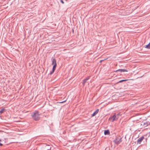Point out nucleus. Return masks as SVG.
<instances>
[{
	"instance_id": "obj_1",
	"label": "nucleus",
	"mask_w": 150,
	"mask_h": 150,
	"mask_svg": "<svg viewBox=\"0 0 150 150\" xmlns=\"http://www.w3.org/2000/svg\"><path fill=\"white\" fill-rule=\"evenodd\" d=\"M31 116L35 121L39 120L40 119V114L38 111H35L34 113L31 115Z\"/></svg>"
},
{
	"instance_id": "obj_2",
	"label": "nucleus",
	"mask_w": 150,
	"mask_h": 150,
	"mask_svg": "<svg viewBox=\"0 0 150 150\" xmlns=\"http://www.w3.org/2000/svg\"><path fill=\"white\" fill-rule=\"evenodd\" d=\"M120 116H121L120 113H118L117 114H115L112 117H110L109 118V120L112 122H113L115 120H117Z\"/></svg>"
},
{
	"instance_id": "obj_3",
	"label": "nucleus",
	"mask_w": 150,
	"mask_h": 150,
	"mask_svg": "<svg viewBox=\"0 0 150 150\" xmlns=\"http://www.w3.org/2000/svg\"><path fill=\"white\" fill-rule=\"evenodd\" d=\"M122 142V138L120 137H116L115 139L114 140V142L116 144H119Z\"/></svg>"
},
{
	"instance_id": "obj_4",
	"label": "nucleus",
	"mask_w": 150,
	"mask_h": 150,
	"mask_svg": "<svg viewBox=\"0 0 150 150\" xmlns=\"http://www.w3.org/2000/svg\"><path fill=\"white\" fill-rule=\"evenodd\" d=\"M144 137H141L139 138L137 140V143L140 144L141 142L144 139Z\"/></svg>"
},
{
	"instance_id": "obj_5",
	"label": "nucleus",
	"mask_w": 150,
	"mask_h": 150,
	"mask_svg": "<svg viewBox=\"0 0 150 150\" xmlns=\"http://www.w3.org/2000/svg\"><path fill=\"white\" fill-rule=\"evenodd\" d=\"M116 71H120V72H127L128 71L126 69H119L117 70Z\"/></svg>"
},
{
	"instance_id": "obj_6",
	"label": "nucleus",
	"mask_w": 150,
	"mask_h": 150,
	"mask_svg": "<svg viewBox=\"0 0 150 150\" xmlns=\"http://www.w3.org/2000/svg\"><path fill=\"white\" fill-rule=\"evenodd\" d=\"M99 110L98 109L96 110L92 114V116H94L96 114H97L98 113Z\"/></svg>"
},
{
	"instance_id": "obj_7",
	"label": "nucleus",
	"mask_w": 150,
	"mask_h": 150,
	"mask_svg": "<svg viewBox=\"0 0 150 150\" xmlns=\"http://www.w3.org/2000/svg\"><path fill=\"white\" fill-rule=\"evenodd\" d=\"M55 64H57L56 59H52V65H54Z\"/></svg>"
},
{
	"instance_id": "obj_8",
	"label": "nucleus",
	"mask_w": 150,
	"mask_h": 150,
	"mask_svg": "<svg viewBox=\"0 0 150 150\" xmlns=\"http://www.w3.org/2000/svg\"><path fill=\"white\" fill-rule=\"evenodd\" d=\"M110 134V132L108 130H105L104 131V134L105 135H108Z\"/></svg>"
},
{
	"instance_id": "obj_9",
	"label": "nucleus",
	"mask_w": 150,
	"mask_h": 150,
	"mask_svg": "<svg viewBox=\"0 0 150 150\" xmlns=\"http://www.w3.org/2000/svg\"><path fill=\"white\" fill-rule=\"evenodd\" d=\"M89 78H90V77L88 76V77H87L86 79H84L83 81V84H84L89 79Z\"/></svg>"
},
{
	"instance_id": "obj_10",
	"label": "nucleus",
	"mask_w": 150,
	"mask_h": 150,
	"mask_svg": "<svg viewBox=\"0 0 150 150\" xmlns=\"http://www.w3.org/2000/svg\"><path fill=\"white\" fill-rule=\"evenodd\" d=\"M145 48L148 49H150V42L148 44L146 45Z\"/></svg>"
},
{
	"instance_id": "obj_11",
	"label": "nucleus",
	"mask_w": 150,
	"mask_h": 150,
	"mask_svg": "<svg viewBox=\"0 0 150 150\" xmlns=\"http://www.w3.org/2000/svg\"><path fill=\"white\" fill-rule=\"evenodd\" d=\"M5 109L4 108H3V109H1L0 110V114H1L2 113H3L5 111Z\"/></svg>"
},
{
	"instance_id": "obj_12",
	"label": "nucleus",
	"mask_w": 150,
	"mask_h": 150,
	"mask_svg": "<svg viewBox=\"0 0 150 150\" xmlns=\"http://www.w3.org/2000/svg\"><path fill=\"white\" fill-rule=\"evenodd\" d=\"M53 65V66L52 69L55 70V69L56 68V67L57 64H54V65Z\"/></svg>"
},
{
	"instance_id": "obj_13",
	"label": "nucleus",
	"mask_w": 150,
	"mask_h": 150,
	"mask_svg": "<svg viewBox=\"0 0 150 150\" xmlns=\"http://www.w3.org/2000/svg\"><path fill=\"white\" fill-rule=\"evenodd\" d=\"M46 147H47V149L48 150H49L50 149V146L49 145H47L46 146Z\"/></svg>"
},
{
	"instance_id": "obj_14",
	"label": "nucleus",
	"mask_w": 150,
	"mask_h": 150,
	"mask_svg": "<svg viewBox=\"0 0 150 150\" xmlns=\"http://www.w3.org/2000/svg\"><path fill=\"white\" fill-rule=\"evenodd\" d=\"M127 80H126V79H125V80H122L118 82L119 83H121V82H123V81H126Z\"/></svg>"
},
{
	"instance_id": "obj_15",
	"label": "nucleus",
	"mask_w": 150,
	"mask_h": 150,
	"mask_svg": "<svg viewBox=\"0 0 150 150\" xmlns=\"http://www.w3.org/2000/svg\"><path fill=\"white\" fill-rule=\"evenodd\" d=\"M54 71H55V70H53V69H52V71H51V72H50V74H52L54 73Z\"/></svg>"
},
{
	"instance_id": "obj_16",
	"label": "nucleus",
	"mask_w": 150,
	"mask_h": 150,
	"mask_svg": "<svg viewBox=\"0 0 150 150\" xmlns=\"http://www.w3.org/2000/svg\"><path fill=\"white\" fill-rule=\"evenodd\" d=\"M60 2L62 3L63 4L64 3V2L62 0H60Z\"/></svg>"
},
{
	"instance_id": "obj_17",
	"label": "nucleus",
	"mask_w": 150,
	"mask_h": 150,
	"mask_svg": "<svg viewBox=\"0 0 150 150\" xmlns=\"http://www.w3.org/2000/svg\"><path fill=\"white\" fill-rule=\"evenodd\" d=\"M66 101V100H65V101H62V102H59L60 103H62L64 102H65Z\"/></svg>"
},
{
	"instance_id": "obj_18",
	"label": "nucleus",
	"mask_w": 150,
	"mask_h": 150,
	"mask_svg": "<svg viewBox=\"0 0 150 150\" xmlns=\"http://www.w3.org/2000/svg\"><path fill=\"white\" fill-rule=\"evenodd\" d=\"M3 145V144L1 143H0V146H1Z\"/></svg>"
},
{
	"instance_id": "obj_19",
	"label": "nucleus",
	"mask_w": 150,
	"mask_h": 150,
	"mask_svg": "<svg viewBox=\"0 0 150 150\" xmlns=\"http://www.w3.org/2000/svg\"><path fill=\"white\" fill-rule=\"evenodd\" d=\"M72 31H73V32L74 33V30L73 29H72Z\"/></svg>"
},
{
	"instance_id": "obj_20",
	"label": "nucleus",
	"mask_w": 150,
	"mask_h": 150,
	"mask_svg": "<svg viewBox=\"0 0 150 150\" xmlns=\"http://www.w3.org/2000/svg\"><path fill=\"white\" fill-rule=\"evenodd\" d=\"M1 141V140H0V142Z\"/></svg>"
}]
</instances>
